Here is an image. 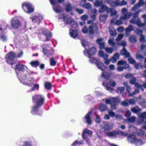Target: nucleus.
Returning a JSON list of instances; mask_svg holds the SVG:
<instances>
[{"instance_id": "5", "label": "nucleus", "mask_w": 146, "mask_h": 146, "mask_svg": "<svg viewBox=\"0 0 146 146\" xmlns=\"http://www.w3.org/2000/svg\"><path fill=\"white\" fill-rule=\"evenodd\" d=\"M119 101V98L118 97L111 98L109 99H105L106 103L107 104H110L112 110L116 108V106Z\"/></svg>"}, {"instance_id": "48", "label": "nucleus", "mask_w": 146, "mask_h": 146, "mask_svg": "<svg viewBox=\"0 0 146 146\" xmlns=\"http://www.w3.org/2000/svg\"><path fill=\"white\" fill-rule=\"evenodd\" d=\"M130 41L132 43H135L137 41L135 36L134 35H131L129 38Z\"/></svg>"}, {"instance_id": "1", "label": "nucleus", "mask_w": 146, "mask_h": 146, "mask_svg": "<svg viewBox=\"0 0 146 146\" xmlns=\"http://www.w3.org/2000/svg\"><path fill=\"white\" fill-rule=\"evenodd\" d=\"M44 98L40 95H36L32 97V100L33 102H35L36 105L33 107V110L38 109L44 104Z\"/></svg>"}, {"instance_id": "46", "label": "nucleus", "mask_w": 146, "mask_h": 146, "mask_svg": "<svg viewBox=\"0 0 146 146\" xmlns=\"http://www.w3.org/2000/svg\"><path fill=\"white\" fill-rule=\"evenodd\" d=\"M30 64L33 67L36 68L39 65V63L38 61H34L31 62Z\"/></svg>"}, {"instance_id": "20", "label": "nucleus", "mask_w": 146, "mask_h": 146, "mask_svg": "<svg viewBox=\"0 0 146 146\" xmlns=\"http://www.w3.org/2000/svg\"><path fill=\"white\" fill-rule=\"evenodd\" d=\"M110 8H109L105 5H102L98 10L99 13H103L106 11L107 13H109L110 10Z\"/></svg>"}, {"instance_id": "2", "label": "nucleus", "mask_w": 146, "mask_h": 146, "mask_svg": "<svg viewBox=\"0 0 146 146\" xmlns=\"http://www.w3.org/2000/svg\"><path fill=\"white\" fill-rule=\"evenodd\" d=\"M127 140L131 143H134L135 145L140 146L145 143V142L140 139H137L133 134H130L127 137Z\"/></svg>"}, {"instance_id": "59", "label": "nucleus", "mask_w": 146, "mask_h": 146, "mask_svg": "<svg viewBox=\"0 0 146 146\" xmlns=\"http://www.w3.org/2000/svg\"><path fill=\"white\" fill-rule=\"evenodd\" d=\"M128 100L126 99L124 101L122 102H121V105L125 106H127L129 105V103H128Z\"/></svg>"}, {"instance_id": "12", "label": "nucleus", "mask_w": 146, "mask_h": 146, "mask_svg": "<svg viewBox=\"0 0 146 146\" xmlns=\"http://www.w3.org/2000/svg\"><path fill=\"white\" fill-rule=\"evenodd\" d=\"M30 18L33 22L35 23L37 22L39 23L40 21L43 19V18L42 16L39 14H36L33 17H30Z\"/></svg>"}, {"instance_id": "62", "label": "nucleus", "mask_w": 146, "mask_h": 146, "mask_svg": "<svg viewBox=\"0 0 146 146\" xmlns=\"http://www.w3.org/2000/svg\"><path fill=\"white\" fill-rule=\"evenodd\" d=\"M128 60L129 63L130 64H134L135 63V61L133 58L131 57H129L128 58Z\"/></svg>"}, {"instance_id": "10", "label": "nucleus", "mask_w": 146, "mask_h": 146, "mask_svg": "<svg viewBox=\"0 0 146 146\" xmlns=\"http://www.w3.org/2000/svg\"><path fill=\"white\" fill-rule=\"evenodd\" d=\"M130 17V13H128L125 15L124 16L121 17L119 20H117L115 23V24L119 25L123 24L122 21L129 19Z\"/></svg>"}, {"instance_id": "7", "label": "nucleus", "mask_w": 146, "mask_h": 146, "mask_svg": "<svg viewBox=\"0 0 146 146\" xmlns=\"http://www.w3.org/2000/svg\"><path fill=\"white\" fill-rule=\"evenodd\" d=\"M137 16V15L134 13L133 14V17L130 20V23L133 24H136L140 27H145V24L142 23L139 18Z\"/></svg>"}, {"instance_id": "36", "label": "nucleus", "mask_w": 146, "mask_h": 146, "mask_svg": "<svg viewBox=\"0 0 146 146\" xmlns=\"http://www.w3.org/2000/svg\"><path fill=\"white\" fill-rule=\"evenodd\" d=\"M83 143L82 141H76L72 144V146H80V145L82 144Z\"/></svg>"}, {"instance_id": "23", "label": "nucleus", "mask_w": 146, "mask_h": 146, "mask_svg": "<svg viewBox=\"0 0 146 146\" xmlns=\"http://www.w3.org/2000/svg\"><path fill=\"white\" fill-rule=\"evenodd\" d=\"M70 34L71 36L73 38L76 37L78 35L77 31L76 30H73L72 29H71L70 30Z\"/></svg>"}, {"instance_id": "31", "label": "nucleus", "mask_w": 146, "mask_h": 146, "mask_svg": "<svg viewBox=\"0 0 146 146\" xmlns=\"http://www.w3.org/2000/svg\"><path fill=\"white\" fill-rule=\"evenodd\" d=\"M45 88L47 90H50L52 87V85L51 83L48 82H46L44 83Z\"/></svg>"}, {"instance_id": "38", "label": "nucleus", "mask_w": 146, "mask_h": 146, "mask_svg": "<svg viewBox=\"0 0 146 146\" xmlns=\"http://www.w3.org/2000/svg\"><path fill=\"white\" fill-rule=\"evenodd\" d=\"M50 65L52 66H54L56 63V62L54 58L52 57L50 59Z\"/></svg>"}, {"instance_id": "35", "label": "nucleus", "mask_w": 146, "mask_h": 146, "mask_svg": "<svg viewBox=\"0 0 146 146\" xmlns=\"http://www.w3.org/2000/svg\"><path fill=\"white\" fill-rule=\"evenodd\" d=\"M101 76L105 79L108 80L109 78L110 75L107 72H103L102 73Z\"/></svg>"}, {"instance_id": "28", "label": "nucleus", "mask_w": 146, "mask_h": 146, "mask_svg": "<svg viewBox=\"0 0 146 146\" xmlns=\"http://www.w3.org/2000/svg\"><path fill=\"white\" fill-rule=\"evenodd\" d=\"M0 33V39L3 42H5L7 40V36L5 34Z\"/></svg>"}, {"instance_id": "13", "label": "nucleus", "mask_w": 146, "mask_h": 146, "mask_svg": "<svg viewBox=\"0 0 146 146\" xmlns=\"http://www.w3.org/2000/svg\"><path fill=\"white\" fill-rule=\"evenodd\" d=\"M42 33L46 37V39L45 41H48L50 40L52 36V34L47 29H44L42 31Z\"/></svg>"}, {"instance_id": "60", "label": "nucleus", "mask_w": 146, "mask_h": 146, "mask_svg": "<svg viewBox=\"0 0 146 146\" xmlns=\"http://www.w3.org/2000/svg\"><path fill=\"white\" fill-rule=\"evenodd\" d=\"M88 17H89L88 15L85 14L82 15L80 18L82 20L84 21L87 19Z\"/></svg>"}, {"instance_id": "16", "label": "nucleus", "mask_w": 146, "mask_h": 146, "mask_svg": "<svg viewBox=\"0 0 146 146\" xmlns=\"http://www.w3.org/2000/svg\"><path fill=\"white\" fill-rule=\"evenodd\" d=\"M98 29L97 25L95 23L93 24L89 27V33L90 34H93L95 31Z\"/></svg>"}, {"instance_id": "4", "label": "nucleus", "mask_w": 146, "mask_h": 146, "mask_svg": "<svg viewBox=\"0 0 146 146\" xmlns=\"http://www.w3.org/2000/svg\"><path fill=\"white\" fill-rule=\"evenodd\" d=\"M59 17L63 18L64 22L67 24H71L72 27L76 28L77 25L73 20L70 17L65 14H63L62 15H60Z\"/></svg>"}, {"instance_id": "34", "label": "nucleus", "mask_w": 146, "mask_h": 146, "mask_svg": "<svg viewBox=\"0 0 146 146\" xmlns=\"http://www.w3.org/2000/svg\"><path fill=\"white\" fill-rule=\"evenodd\" d=\"M108 16L105 14H101L100 16V19L102 22H104L106 20Z\"/></svg>"}, {"instance_id": "55", "label": "nucleus", "mask_w": 146, "mask_h": 146, "mask_svg": "<svg viewBox=\"0 0 146 146\" xmlns=\"http://www.w3.org/2000/svg\"><path fill=\"white\" fill-rule=\"evenodd\" d=\"M125 88L124 87H119L117 88V92L118 93H121L124 90Z\"/></svg>"}, {"instance_id": "32", "label": "nucleus", "mask_w": 146, "mask_h": 146, "mask_svg": "<svg viewBox=\"0 0 146 146\" xmlns=\"http://www.w3.org/2000/svg\"><path fill=\"white\" fill-rule=\"evenodd\" d=\"M31 113L35 115H41L42 114V111L41 110H32Z\"/></svg>"}, {"instance_id": "58", "label": "nucleus", "mask_w": 146, "mask_h": 146, "mask_svg": "<svg viewBox=\"0 0 146 146\" xmlns=\"http://www.w3.org/2000/svg\"><path fill=\"white\" fill-rule=\"evenodd\" d=\"M111 9L109 11V12H110V15L111 16H113L115 15L117 13V11L111 8H110Z\"/></svg>"}, {"instance_id": "33", "label": "nucleus", "mask_w": 146, "mask_h": 146, "mask_svg": "<svg viewBox=\"0 0 146 146\" xmlns=\"http://www.w3.org/2000/svg\"><path fill=\"white\" fill-rule=\"evenodd\" d=\"M144 129L146 130V126H144L142 128H141L139 130L138 132H137V134L139 136H142L144 134V132L143 131V129Z\"/></svg>"}, {"instance_id": "8", "label": "nucleus", "mask_w": 146, "mask_h": 146, "mask_svg": "<svg viewBox=\"0 0 146 146\" xmlns=\"http://www.w3.org/2000/svg\"><path fill=\"white\" fill-rule=\"evenodd\" d=\"M22 7L23 9L26 13H30L33 12L34 8L32 5L28 2L24 3L22 4Z\"/></svg>"}, {"instance_id": "11", "label": "nucleus", "mask_w": 146, "mask_h": 146, "mask_svg": "<svg viewBox=\"0 0 146 146\" xmlns=\"http://www.w3.org/2000/svg\"><path fill=\"white\" fill-rule=\"evenodd\" d=\"M141 110H131L133 113H136L137 115H139L143 121L146 124V112L141 113Z\"/></svg>"}, {"instance_id": "27", "label": "nucleus", "mask_w": 146, "mask_h": 146, "mask_svg": "<svg viewBox=\"0 0 146 146\" xmlns=\"http://www.w3.org/2000/svg\"><path fill=\"white\" fill-rule=\"evenodd\" d=\"M121 54L124 55L126 57L129 56L130 55L129 53L127 52L124 47H123V49L121 50Z\"/></svg>"}, {"instance_id": "51", "label": "nucleus", "mask_w": 146, "mask_h": 146, "mask_svg": "<svg viewBox=\"0 0 146 146\" xmlns=\"http://www.w3.org/2000/svg\"><path fill=\"white\" fill-rule=\"evenodd\" d=\"M134 32L139 36H141L143 34V31L140 30L138 29H137L134 31Z\"/></svg>"}, {"instance_id": "26", "label": "nucleus", "mask_w": 146, "mask_h": 146, "mask_svg": "<svg viewBox=\"0 0 146 146\" xmlns=\"http://www.w3.org/2000/svg\"><path fill=\"white\" fill-rule=\"evenodd\" d=\"M7 24L4 23H3L0 25V33H2L7 28Z\"/></svg>"}, {"instance_id": "9", "label": "nucleus", "mask_w": 146, "mask_h": 146, "mask_svg": "<svg viewBox=\"0 0 146 146\" xmlns=\"http://www.w3.org/2000/svg\"><path fill=\"white\" fill-rule=\"evenodd\" d=\"M105 84V82H103V85L104 86H105L106 89L111 93H112V91L114 90V89L113 88L109 87V86L110 85L112 87H114L115 86L116 84L114 81L110 80L106 85Z\"/></svg>"}, {"instance_id": "6", "label": "nucleus", "mask_w": 146, "mask_h": 146, "mask_svg": "<svg viewBox=\"0 0 146 146\" xmlns=\"http://www.w3.org/2000/svg\"><path fill=\"white\" fill-rule=\"evenodd\" d=\"M17 75L21 82L29 86H31L35 81L34 79L33 78H31L30 79H28L26 76L20 77L18 73H17Z\"/></svg>"}, {"instance_id": "29", "label": "nucleus", "mask_w": 146, "mask_h": 146, "mask_svg": "<svg viewBox=\"0 0 146 146\" xmlns=\"http://www.w3.org/2000/svg\"><path fill=\"white\" fill-rule=\"evenodd\" d=\"M52 5L53 6L56 5L58 3H61L63 2L64 0H49Z\"/></svg>"}, {"instance_id": "17", "label": "nucleus", "mask_w": 146, "mask_h": 146, "mask_svg": "<svg viewBox=\"0 0 146 146\" xmlns=\"http://www.w3.org/2000/svg\"><path fill=\"white\" fill-rule=\"evenodd\" d=\"M117 64L118 66H124L126 68H128V70L129 71L131 70L129 65L127 64V62L123 60L119 61L117 63Z\"/></svg>"}, {"instance_id": "21", "label": "nucleus", "mask_w": 146, "mask_h": 146, "mask_svg": "<svg viewBox=\"0 0 146 146\" xmlns=\"http://www.w3.org/2000/svg\"><path fill=\"white\" fill-rule=\"evenodd\" d=\"M96 64L99 69L101 70L102 71H104L106 68V66L104 64L99 60L96 62Z\"/></svg>"}, {"instance_id": "56", "label": "nucleus", "mask_w": 146, "mask_h": 146, "mask_svg": "<svg viewBox=\"0 0 146 146\" xmlns=\"http://www.w3.org/2000/svg\"><path fill=\"white\" fill-rule=\"evenodd\" d=\"M23 146H33L32 144V142L30 141H25L24 142Z\"/></svg>"}, {"instance_id": "54", "label": "nucleus", "mask_w": 146, "mask_h": 146, "mask_svg": "<svg viewBox=\"0 0 146 146\" xmlns=\"http://www.w3.org/2000/svg\"><path fill=\"white\" fill-rule=\"evenodd\" d=\"M110 35L111 36H115L116 35V32L115 30L110 29Z\"/></svg>"}, {"instance_id": "63", "label": "nucleus", "mask_w": 146, "mask_h": 146, "mask_svg": "<svg viewBox=\"0 0 146 146\" xmlns=\"http://www.w3.org/2000/svg\"><path fill=\"white\" fill-rule=\"evenodd\" d=\"M99 109V110H106L107 107L106 105L101 104L100 105Z\"/></svg>"}, {"instance_id": "53", "label": "nucleus", "mask_w": 146, "mask_h": 146, "mask_svg": "<svg viewBox=\"0 0 146 146\" xmlns=\"http://www.w3.org/2000/svg\"><path fill=\"white\" fill-rule=\"evenodd\" d=\"M139 92V90L138 89H136L135 90L133 93L130 94H129V96H132L134 95H135L138 94Z\"/></svg>"}, {"instance_id": "30", "label": "nucleus", "mask_w": 146, "mask_h": 146, "mask_svg": "<svg viewBox=\"0 0 146 146\" xmlns=\"http://www.w3.org/2000/svg\"><path fill=\"white\" fill-rule=\"evenodd\" d=\"M94 5L96 7H98L102 6L103 5V1H100L98 0H96L94 2Z\"/></svg>"}, {"instance_id": "64", "label": "nucleus", "mask_w": 146, "mask_h": 146, "mask_svg": "<svg viewBox=\"0 0 146 146\" xmlns=\"http://www.w3.org/2000/svg\"><path fill=\"white\" fill-rule=\"evenodd\" d=\"M39 88V85L38 84H35L34 85L33 88L31 89V91H33L35 89L38 90Z\"/></svg>"}, {"instance_id": "41", "label": "nucleus", "mask_w": 146, "mask_h": 146, "mask_svg": "<svg viewBox=\"0 0 146 146\" xmlns=\"http://www.w3.org/2000/svg\"><path fill=\"white\" fill-rule=\"evenodd\" d=\"M105 127L102 128V129H104L105 131L106 130H109L111 129L112 127V126H111L110 124L107 123H105Z\"/></svg>"}, {"instance_id": "25", "label": "nucleus", "mask_w": 146, "mask_h": 146, "mask_svg": "<svg viewBox=\"0 0 146 146\" xmlns=\"http://www.w3.org/2000/svg\"><path fill=\"white\" fill-rule=\"evenodd\" d=\"M96 52V49L94 47H92L87 50L88 56L93 55L95 54Z\"/></svg>"}, {"instance_id": "3", "label": "nucleus", "mask_w": 146, "mask_h": 146, "mask_svg": "<svg viewBox=\"0 0 146 146\" xmlns=\"http://www.w3.org/2000/svg\"><path fill=\"white\" fill-rule=\"evenodd\" d=\"M16 57V54L13 51L8 53L5 56V60L7 63L10 64L13 68V65L15 64L14 59Z\"/></svg>"}, {"instance_id": "40", "label": "nucleus", "mask_w": 146, "mask_h": 146, "mask_svg": "<svg viewBox=\"0 0 146 146\" xmlns=\"http://www.w3.org/2000/svg\"><path fill=\"white\" fill-rule=\"evenodd\" d=\"M114 39L113 38H110L108 42L109 44L113 47L114 46L115 44V43L114 42Z\"/></svg>"}, {"instance_id": "39", "label": "nucleus", "mask_w": 146, "mask_h": 146, "mask_svg": "<svg viewBox=\"0 0 146 146\" xmlns=\"http://www.w3.org/2000/svg\"><path fill=\"white\" fill-rule=\"evenodd\" d=\"M107 135L110 137H115L117 135V133L115 131L109 132L107 133Z\"/></svg>"}, {"instance_id": "24", "label": "nucleus", "mask_w": 146, "mask_h": 146, "mask_svg": "<svg viewBox=\"0 0 146 146\" xmlns=\"http://www.w3.org/2000/svg\"><path fill=\"white\" fill-rule=\"evenodd\" d=\"M134 29L133 27V26L129 25V27L125 29V35L127 36H128L130 32Z\"/></svg>"}, {"instance_id": "44", "label": "nucleus", "mask_w": 146, "mask_h": 146, "mask_svg": "<svg viewBox=\"0 0 146 146\" xmlns=\"http://www.w3.org/2000/svg\"><path fill=\"white\" fill-rule=\"evenodd\" d=\"M43 51L44 54L47 57L50 56L51 54L50 51L46 48H43Z\"/></svg>"}, {"instance_id": "49", "label": "nucleus", "mask_w": 146, "mask_h": 146, "mask_svg": "<svg viewBox=\"0 0 146 146\" xmlns=\"http://www.w3.org/2000/svg\"><path fill=\"white\" fill-rule=\"evenodd\" d=\"M136 58L140 61H142L144 59V56L140 54H137L136 55Z\"/></svg>"}, {"instance_id": "14", "label": "nucleus", "mask_w": 146, "mask_h": 146, "mask_svg": "<svg viewBox=\"0 0 146 146\" xmlns=\"http://www.w3.org/2000/svg\"><path fill=\"white\" fill-rule=\"evenodd\" d=\"M21 23L17 19H12L11 21V25L14 29L18 28L21 26Z\"/></svg>"}, {"instance_id": "47", "label": "nucleus", "mask_w": 146, "mask_h": 146, "mask_svg": "<svg viewBox=\"0 0 146 146\" xmlns=\"http://www.w3.org/2000/svg\"><path fill=\"white\" fill-rule=\"evenodd\" d=\"M72 7L70 3H68L66 7V11L67 12L71 11L72 9Z\"/></svg>"}, {"instance_id": "18", "label": "nucleus", "mask_w": 146, "mask_h": 146, "mask_svg": "<svg viewBox=\"0 0 146 146\" xmlns=\"http://www.w3.org/2000/svg\"><path fill=\"white\" fill-rule=\"evenodd\" d=\"M107 2L109 3L112 7L120 6V2L119 0L113 1L111 0H107Z\"/></svg>"}, {"instance_id": "19", "label": "nucleus", "mask_w": 146, "mask_h": 146, "mask_svg": "<svg viewBox=\"0 0 146 146\" xmlns=\"http://www.w3.org/2000/svg\"><path fill=\"white\" fill-rule=\"evenodd\" d=\"M14 68L15 69L17 70L22 71H23L25 68H27V67L23 64L19 63L16 65Z\"/></svg>"}, {"instance_id": "45", "label": "nucleus", "mask_w": 146, "mask_h": 146, "mask_svg": "<svg viewBox=\"0 0 146 146\" xmlns=\"http://www.w3.org/2000/svg\"><path fill=\"white\" fill-rule=\"evenodd\" d=\"M124 69H127L128 70V68H126L125 67H124V66H118L117 68V70L119 72H121Z\"/></svg>"}, {"instance_id": "42", "label": "nucleus", "mask_w": 146, "mask_h": 146, "mask_svg": "<svg viewBox=\"0 0 146 146\" xmlns=\"http://www.w3.org/2000/svg\"><path fill=\"white\" fill-rule=\"evenodd\" d=\"M88 57L90 58L89 61L92 64H94V63H96V62L98 61V60L97 59L95 58H94L90 57V56H88Z\"/></svg>"}, {"instance_id": "43", "label": "nucleus", "mask_w": 146, "mask_h": 146, "mask_svg": "<svg viewBox=\"0 0 146 146\" xmlns=\"http://www.w3.org/2000/svg\"><path fill=\"white\" fill-rule=\"evenodd\" d=\"M127 9L125 8H123L121 10V12L123 14V16H124L125 15L127 14L128 13H130V17L131 16L132 13L131 12H127Z\"/></svg>"}, {"instance_id": "15", "label": "nucleus", "mask_w": 146, "mask_h": 146, "mask_svg": "<svg viewBox=\"0 0 146 146\" xmlns=\"http://www.w3.org/2000/svg\"><path fill=\"white\" fill-rule=\"evenodd\" d=\"M92 131L89 130L85 129L84 130L82 136L83 139H85L87 142H88L89 139L87 138L88 135L86 134L90 135L92 133Z\"/></svg>"}, {"instance_id": "57", "label": "nucleus", "mask_w": 146, "mask_h": 146, "mask_svg": "<svg viewBox=\"0 0 146 146\" xmlns=\"http://www.w3.org/2000/svg\"><path fill=\"white\" fill-rule=\"evenodd\" d=\"M136 78L133 76L129 80V83L131 84H134L135 83Z\"/></svg>"}, {"instance_id": "37", "label": "nucleus", "mask_w": 146, "mask_h": 146, "mask_svg": "<svg viewBox=\"0 0 146 146\" xmlns=\"http://www.w3.org/2000/svg\"><path fill=\"white\" fill-rule=\"evenodd\" d=\"M143 5L138 3L135 5L131 9V11H135L138 9L140 6Z\"/></svg>"}, {"instance_id": "50", "label": "nucleus", "mask_w": 146, "mask_h": 146, "mask_svg": "<svg viewBox=\"0 0 146 146\" xmlns=\"http://www.w3.org/2000/svg\"><path fill=\"white\" fill-rule=\"evenodd\" d=\"M53 8L54 11L56 13H59L61 11L60 7L59 6H54Z\"/></svg>"}, {"instance_id": "61", "label": "nucleus", "mask_w": 146, "mask_h": 146, "mask_svg": "<svg viewBox=\"0 0 146 146\" xmlns=\"http://www.w3.org/2000/svg\"><path fill=\"white\" fill-rule=\"evenodd\" d=\"M141 37L139 39V40L140 42H146L145 36L144 35H142L140 36Z\"/></svg>"}, {"instance_id": "52", "label": "nucleus", "mask_w": 146, "mask_h": 146, "mask_svg": "<svg viewBox=\"0 0 146 146\" xmlns=\"http://www.w3.org/2000/svg\"><path fill=\"white\" fill-rule=\"evenodd\" d=\"M105 49L107 52L110 54L112 53L113 50V49L112 48L105 47Z\"/></svg>"}, {"instance_id": "22", "label": "nucleus", "mask_w": 146, "mask_h": 146, "mask_svg": "<svg viewBox=\"0 0 146 146\" xmlns=\"http://www.w3.org/2000/svg\"><path fill=\"white\" fill-rule=\"evenodd\" d=\"M91 112H89L84 117V119L88 125H90L91 123L92 120L90 118V115Z\"/></svg>"}]
</instances>
